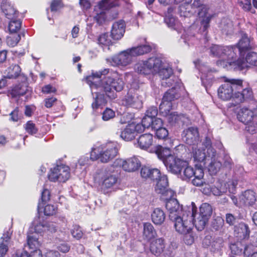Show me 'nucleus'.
<instances>
[{
  "label": "nucleus",
  "mask_w": 257,
  "mask_h": 257,
  "mask_svg": "<svg viewBox=\"0 0 257 257\" xmlns=\"http://www.w3.org/2000/svg\"><path fill=\"white\" fill-rule=\"evenodd\" d=\"M201 145L202 147L200 146L197 149L193 147L192 153L194 161L198 163L196 165H202L203 168L204 163H206L208 161L207 158L209 159L211 157V154L215 150L212 147L211 139L209 137H205Z\"/></svg>",
  "instance_id": "obj_6"
},
{
  "label": "nucleus",
  "mask_w": 257,
  "mask_h": 257,
  "mask_svg": "<svg viewBox=\"0 0 257 257\" xmlns=\"http://www.w3.org/2000/svg\"><path fill=\"white\" fill-rule=\"evenodd\" d=\"M73 237L79 239L82 236V232L78 226H74V228L71 231Z\"/></svg>",
  "instance_id": "obj_64"
},
{
  "label": "nucleus",
  "mask_w": 257,
  "mask_h": 257,
  "mask_svg": "<svg viewBox=\"0 0 257 257\" xmlns=\"http://www.w3.org/2000/svg\"><path fill=\"white\" fill-rule=\"evenodd\" d=\"M12 231L9 229L6 232H5L3 236L0 238V254L3 255L7 252L8 248V241L10 239Z\"/></svg>",
  "instance_id": "obj_36"
},
{
  "label": "nucleus",
  "mask_w": 257,
  "mask_h": 257,
  "mask_svg": "<svg viewBox=\"0 0 257 257\" xmlns=\"http://www.w3.org/2000/svg\"><path fill=\"white\" fill-rule=\"evenodd\" d=\"M27 244V247L33 250H36L39 249L41 245V242L39 241V239L36 236V234H34L32 235H28Z\"/></svg>",
  "instance_id": "obj_43"
},
{
  "label": "nucleus",
  "mask_w": 257,
  "mask_h": 257,
  "mask_svg": "<svg viewBox=\"0 0 257 257\" xmlns=\"http://www.w3.org/2000/svg\"><path fill=\"white\" fill-rule=\"evenodd\" d=\"M165 22L167 26L174 30H177L178 27V22L172 15H166Z\"/></svg>",
  "instance_id": "obj_49"
},
{
  "label": "nucleus",
  "mask_w": 257,
  "mask_h": 257,
  "mask_svg": "<svg viewBox=\"0 0 257 257\" xmlns=\"http://www.w3.org/2000/svg\"><path fill=\"white\" fill-rule=\"evenodd\" d=\"M153 143V136L150 134L141 135L138 140V146L142 149L146 150L150 147Z\"/></svg>",
  "instance_id": "obj_35"
},
{
  "label": "nucleus",
  "mask_w": 257,
  "mask_h": 257,
  "mask_svg": "<svg viewBox=\"0 0 257 257\" xmlns=\"http://www.w3.org/2000/svg\"><path fill=\"white\" fill-rule=\"evenodd\" d=\"M69 168L64 165H58L51 170L49 179L53 182H65L70 177Z\"/></svg>",
  "instance_id": "obj_15"
},
{
  "label": "nucleus",
  "mask_w": 257,
  "mask_h": 257,
  "mask_svg": "<svg viewBox=\"0 0 257 257\" xmlns=\"http://www.w3.org/2000/svg\"><path fill=\"white\" fill-rule=\"evenodd\" d=\"M235 52V57L236 53L239 52L240 57H242L243 55L244 51L250 48V41L246 35L242 36L241 39L239 41L237 47H231Z\"/></svg>",
  "instance_id": "obj_30"
},
{
  "label": "nucleus",
  "mask_w": 257,
  "mask_h": 257,
  "mask_svg": "<svg viewBox=\"0 0 257 257\" xmlns=\"http://www.w3.org/2000/svg\"><path fill=\"white\" fill-rule=\"evenodd\" d=\"M158 73L162 78V85L164 86H171L173 85V80L170 79L173 75L172 69L169 66H162V62L159 67L158 71L154 74Z\"/></svg>",
  "instance_id": "obj_19"
},
{
  "label": "nucleus",
  "mask_w": 257,
  "mask_h": 257,
  "mask_svg": "<svg viewBox=\"0 0 257 257\" xmlns=\"http://www.w3.org/2000/svg\"><path fill=\"white\" fill-rule=\"evenodd\" d=\"M183 169V175H182L183 180L189 179L196 174V169L194 170L192 167L189 166L188 165L184 167Z\"/></svg>",
  "instance_id": "obj_50"
},
{
  "label": "nucleus",
  "mask_w": 257,
  "mask_h": 257,
  "mask_svg": "<svg viewBox=\"0 0 257 257\" xmlns=\"http://www.w3.org/2000/svg\"><path fill=\"white\" fill-rule=\"evenodd\" d=\"M21 22L16 19L11 20L9 24V30L10 34H17L21 27Z\"/></svg>",
  "instance_id": "obj_47"
},
{
  "label": "nucleus",
  "mask_w": 257,
  "mask_h": 257,
  "mask_svg": "<svg viewBox=\"0 0 257 257\" xmlns=\"http://www.w3.org/2000/svg\"><path fill=\"white\" fill-rule=\"evenodd\" d=\"M151 50V47L148 45L132 47L106 59V61L109 65L123 69L132 63L134 57L150 52Z\"/></svg>",
  "instance_id": "obj_3"
},
{
  "label": "nucleus",
  "mask_w": 257,
  "mask_h": 257,
  "mask_svg": "<svg viewBox=\"0 0 257 257\" xmlns=\"http://www.w3.org/2000/svg\"><path fill=\"white\" fill-rule=\"evenodd\" d=\"M156 131V135L160 139H165L168 136V130L163 127L157 129Z\"/></svg>",
  "instance_id": "obj_57"
},
{
  "label": "nucleus",
  "mask_w": 257,
  "mask_h": 257,
  "mask_svg": "<svg viewBox=\"0 0 257 257\" xmlns=\"http://www.w3.org/2000/svg\"><path fill=\"white\" fill-rule=\"evenodd\" d=\"M62 8L61 1L60 0H54L51 5V12H57Z\"/></svg>",
  "instance_id": "obj_63"
},
{
  "label": "nucleus",
  "mask_w": 257,
  "mask_h": 257,
  "mask_svg": "<svg viewBox=\"0 0 257 257\" xmlns=\"http://www.w3.org/2000/svg\"><path fill=\"white\" fill-rule=\"evenodd\" d=\"M239 6L245 11H250L251 10L250 0H238Z\"/></svg>",
  "instance_id": "obj_59"
},
{
  "label": "nucleus",
  "mask_w": 257,
  "mask_h": 257,
  "mask_svg": "<svg viewBox=\"0 0 257 257\" xmlns=\"http://www.w3.org/2000/svg\"><path fill=\"white\" fill-rule=\"evenodd\" d=\"M237 118L244 124H248L252 120L257 122V116L254 115L253 112L247 108H241L237 113Z\"/></svg>",
  "instance_id": "obj_24"
},
{
  "label": "nucleus",
  "mask_w": 257,
  "mask_h": 257,
  "mask_svg": "<svg viewBox=\"0 0 257 257\" xmlns=\"http://www.w3.org/2000/svg\"><path fill=\"white\" fill-rule=\"evenodd\" d=\"M220 27L223 33L229 35L233 32V27L232 22L228 19H224L220 24Z\"/></svg>",
  "instance_id": "obj_44"
},
{
  "label": "nucleus",
  "mask_w": 257,
  "mask_h": 257,
  "mask_svg": "<svg viewBox=\"0 0 257 257\" xmlns=\"http://www.w3.org/2000/svg\"><path fill=\"white\" fill-rule=\"evenodd\" d=\"M157 184L155 187V191L162 195L163 199L166 200V202L172 199L174 195V192L168 188V180L166 175L161 174L160 173V176H158Z\"/></svg>",
  "instance_id": "obj_12"
},
{
  "label": "nucleus",
  "mask_w": 257,
  "mask_h": 257,
  "mask_svg": "<svg viewBox=\"0 0 257 257\" xmlns=\"http://www.w3.org/2000/svg\"><path fill=\"white\" fill-rule=\"evenodd\" d=\"M210 52L213 56L220 58L217 62L218 66L227 69L232 68L233 65L229 62L234 61L235 52L232 47L213 45L210 48Z\"/></svg>",
  "instance_id": "obj_4"
},
{
  "label": "nucleus",
  "mask_w": 257,
  "mask_h": 257,
  "mask_svg": "<svg viewBox=\"0 0 257 257\" xmlns=\"http://www.w3.org/2000/svg\"><path fill=\"white\" fill-rule=\"evenodd\" d=\"M188 165V162L175 157H170L165 163V166L174 174L181 173V171Z\"/></svg>",
  "instance_id": "obj_17"
},
{
  "label": "nucleus",
  "mask_w": 257,
  "mask_h": 257,
  "mask_svg": "<svg viewBox=\"0 0 257 257\" xmlns=\"http://www.w3.org/2000/svg\"><path fill=\"white\" fill-rule=\"evenodd\" d=\"M192 7H200L198 14V18L201 25V29H202L204 32L206 31L209 27V23L213 17V14L209 13V8L207 6L202 5L201 0H194Z\"/></svg>",
  "instance_id": "obj_13"
},
{
  "label": "nucleus",
  "mask_w": 257,
  "mask_h": 257,
  "mask_svg": "<svg viewBox=\"0 0 257 257\" xmlns=\"http://www.w3.org/2000/svg\"><path fill=\"white\" fill-rule=\"evenodd\" d=\"M57 208L54 205H47L44 208V213L45 215L50 216L55 214L56 212Z\"/></svg>",
  "instance_id": "obj_55"
},
{
  "label": "nucleus",
  "mask_w": 257,
  "mask_h": 257,
  "mask_svg": "<svg viewBox=\"0 0 257 257\" xmlns=\"http://www.w3.org/2000/svg\"><path fill=\"white\" fill-rule=\"evenodd\" d=\"M125 32V24L124 21H119L114 23L111 31V37L113 40L120 39L123 36Z\"/></svg>",
  "instance_id": "obj_26"
},
{
  "label": "nucleus",
  "mask_w": 257,
  "mask_h": 257,
  "mask_svg": "<svg viewBox=\"0 0 257 257\" xmlns=\"http://www.w3.org/2000/svg\"><path fill=\"white\" fill-rule=\"evenodd\" d=\"M246 125L245 130L249 133L253 134L257 131V121L252 120L250 123Z\"/></svg>",
  "instance_id": "obj_61"
},
{
  "label": "nucleus",
  "mask_w": 257,
  "mask_h": 257,
  "mask_svg": "<svg viewBox=\"0 0 257 257\" xmlns=\"http://www.w3.org/2000/svg\"><path fill=\"white\" fill-rule=\"evenodd\" d=\"M156 234L154 226L151 223L146 222L144 224L143 236L147 239H151Z\"/></svg>",
  "instance_id": "obj_40"
},
{
  "label": "nucleus",
  "mask_w": 257,
  "mask_h": 257,
  "mask_svg": "<svg viewBox=\"0 0 257 257\" xmlns=\"http://www.w3.org/2000/svg\"><path fill=\"white\" fill-rule=\"evenodd\" d=\"M164 239L160 238L153 241L150 245V251L156 256L160 255L164 251L165 247Z\"/></svg>",
  "instance_id": "obj_29"
},
{
  "label": "nucleus",
  "mask_w": 257,
  "mask_h": 257,
  "mask_svg": "<svg viewBox=\"0 0 257 257\" xmlns=\"http://www.w3.org/2000/svg\"><path fill=\"white\" fill-rule=\"evenodd\" d=\"M121 104L127 107L136 108H141L142 106V100L136 95L127 93L121 100Z\"/></svg>",
  "instance_id": "obj_25"
},
{
  "label": "nucleus",
  "mask_w": 257,
  "mask_h": 257,
  "mask_svg": "<svg viewBox=\"0 0 257 257\" xmlns=\"http://www.w3.org/2000/svg\"><path fill=\"white\" fill-rule=\"evenodd\" d=\"M161 60L158 57H153L146 61L139 62L135 66V70L138 73L143 75L154 74L158 71Z\"/></svg>",
  "instance_id": "obj_9"
},
{
  "label": "nucleus",
  "mask_w": 257,
  "mask_h": 257,
  "mask_svg": "<svg viewBox=\"0 0 257 257\" xmlns=\"http://www.w3.org/2000/svg\"><path fill=\"white\" fill-rule=\"evenodd\" d=\"M152 222L156 225H161L165 221L166 215L163 210L159 208H155L151 215Z\"/></svg>",
  "instance_id": "obj_34"
},
{
  "label": "nucleus",
  "mask_w": 257,
  "mask_h": 257,
  "mask_svg": "<svg viewBox=\"0 0 257 257\" xmlns=\"http://www.w3.org/2000/svg\"><path fill=\"white\" fill-rule=\"evenodd\" d=\"M160 171L157 169H153L149 167H143L141 171V174L144 178H150L152 180H157L160 176Z\"/></svg>",
  "instance_id": "obj_33"
},
{
  "label": "nucleus",
  "mask_w": 257,
  "mask_h": 257,
  "mask_svg": "<svg viewBox=\"0 0 257 257\" xmlns=\"http://www.w3.org/2000/svg\"><path fill=\"white\" fill-rule=\"evenodd\" d=\"M98 43L103 46H109L112 43L107 33L100 35L98 38Z\"/></svg>",
  "instance_id": "obj_52"
},
{
  "label": "nucleus",
  "mask_w": 257,
  "mask_h": 257,
  "mask_svg": "<svg viewBox=\"0 0 257 257\" xmlns=\"http://www.w3.org/2000/svg\"><path fill=\"white\" fill-rule=\"evenodd\" d=\"M179 97L175 89L172 87L171 89L167 91L164 94L161 103L160 105V111L164 115L169 113L172 107V101Z\"/></svg>",
  "instance_id": "obj_16"
},
{
  "label": "nucleus",
  "mask_w": 257,
  "mask_h": 257,
  "mask_svg": "<svg viewBox=\"0 0 257 257\" xmlns=\"http://www.w3.org/2000/svg\"><path fill=\"white\" fill-rule=\"evenodd\" d=\"M21 68L18 65H12L5 72V77L9 79L17 78L21 72Z\"/></svg>",
  "instance_id": "obj_39"
},
{
  "label": "nucleus",
  "mask_w": 257,
  "mask_h": 257,
  "mask_svg": "<svg viewBox=\"0 0 257 257\" xmlns=\"http://www.w3.org/2000/svg\"><path fill=\"white\" fill-rule=\"evenodd\" d=\"M117 154L116 144L109 142L92 149L90 159L92 161L99 159L102 163H107L116 157Z\"/></svg>",
  "instance_id": "obj_5"
},
{
  "label": "nucleus",
  "mask_w": 257,
  "mask_h": 257,
  "mask_svg": "<svg viewBox=\"0 0 257 257\" xmlns=\"http://www.w3.org/2000/svg\"><path fill=\"white\" fill-rule=\"evenodd\" d=\"M166 115H167L169 122L172 124L176 123H178L180 122H184L185 119L183 115L178 114L176 112H172L170 114L168 113Z\"/></svg>",
  "instance_id": "obj_45"
},
{
  "label": "nucleus",
  "mask_w": 257,
  "mask_h": 257,
  "mask_svg": "<svg viewBox=\"0 0 257 257\" xmlns=\"http://www.w3.org/2000/svg\"><path fill=\"white\" fill-rule=\"evenodd\" d=\"M256 193L250 190L244 191L240 195V199L243 203V206H253L256 201Z\"/></svg>",
  "instance_id": "obj_28"
},
{
  "label": "nucleus",
  "mask_w": 257,
  "mask_h": 257,
  "mask_svg": "<svg viewBox=\"0 0 257 257\" xmlns=\"http://www.w3.org/2000/svg\"><path fill=\"white\" fill-rule=\"evenodd\" d=\"M155 152L158 158L163 161L164 165L170 157H174L171 154V151L169 148L163 147L161 146H157L155 148Z\"/></svg>",
  "instance_id": "obj_32"
},
{
  "label": "nucleus",
  "mask_w": 257,
  "mask_h": 257,
  "mask_svg": "<svg viewBox=\"0 0 257 257\" xmlns=\"http://www.w3.org/2000/svg\"><path fill=\"white\" fill-rule=\"evenodd\" d=\"M166 208L169 213L170 220L174 222L175 230L182 234L191 232L195 225V216L197 207L194 202L191 203V209L184 211L176 199H172L166 203Z\"/></svg>",
  "instance_id": "obj_2"
},
{
  "label": "nucleus",
  "mask_w": 257,
  "mask_h": 257,
  "mask_svg": "<svg viewBox=\"0 0 257 257\" xmlns=\"http://www.w3.org/2000/svg\"><path fill=\"white\" fill-rule=\"evenodd\" d=\"M253 248L251 247L249 245H246L244 246V250H243V254L245 257H257V251L252 253Z\"/></svg>",
  "instance_id": "obj_58"
},
{
  "label": "nucleus",
  "mask_w": 257,
  "mask_h": 257,
  "mask_svg": "<svg viewBox=\"0 0 257 257\" xmlns=\"http://www.w3.org/2000/svg\"><path fill=\"white\" fill-rule=\"evenodd\" d=\"M234 231L236 236L245 239L249 236V230L248 226L244 223H240L235 226Z\"/></svg>",
  "instance_id": "obj_38"
},
{
  "label": "nucleus",
  "mask_w": 257,
  "mask_h": 257,
  "mask_svg": "<svg viewBox=\"0 0 257 257\" xmlns=\"http://www.w3.org/2000/svg\"><path fill=\"white\" fill-rule=\"evenodd\" d=\"M211 155V157L209 159L207 158L208 161L206 163H204L205 165L203 166V168H206L210 174L215 175L220 169L222 164L218 159L215 150Z\"/></svg>",
  "instance_id": "obj_22"
},
{
  "label": "nucleus",
  "mask_w": 257,
  "mask_h": 257,
  "mask_svg": "<svg viewBox=\"0 0 257 257\" xmlns=\"http://www.w3.org/2000/svg\"><path fill=\"white\" fill-rule=\"evenodd\" d=\"M117 5L118 0H102L95 7L93 19L98 24H102L106 19V12Z\"/></svg>",
  "instance_id": "obj_10"
},
{
  "label": "nucleus",
  "mask_w": 257,
  "mask_h": 257,
  "mask_svg": "<svg viewBox=\"0 0 257 257\" xmlns=\"http://www.w3.org/2000/svg\"><path fill=\"white\" fill-rule=\"evenodd\" d=\"M229 63L230 65H233V69L237 70H244L250 66H257V53L249 52L246 54L245 60L240 57L237 60L234 59L233 62Z\"/></svg>",
  "instance_id": "obj_14"
},
{
  "label": "nucleus",
  "mask_w": 257,
  "mask_h": 257,
  "mask_svg": "<svg viewBox=\"0 0 257 257\" xmlns=\"http://www.w3.org/2000/svg\"><path fill=\"white\" fill-rule=\"evenodd\" d=\"M237 185V181L235 180L229 181L227 185L226 184H219L217 186H212L211 188V192L215 196H221L226 193L228 186V191L231 193H234L236 187Z\"/></svg>",
  "instance_id": "obj_20"
},
{
  "label": "nucleus",
  "mask_w": 257,
  "mask_h": 257,
  "mask_svg": "<svg viewBox=\"0 0 257 257\" xmlns=\"http://www.w3.org/2000/svg\"><path fill=\"white\" fill-rule=\"evenodd\" d=\"M34 230L35 231L38 233L41 234L46 232V222H43L36 223L34 225Z\"/></svg>",
  "instance_id": "obj_56"
},
{
  "label": "nucleus",
  "mask_w": 257,
  "mask_h": 257,
  "mask_svg": "<svg viewBox=\"0 0 257 257\" xmlns=\"http://www.w3.org/2000/svg\"><path fill=\"white\" fill-rule=\"evenodd\" d=\"M115 163L121 166L124 171L129 172H135L141 167L140 161L136 157H132L125 160L117 159Z\"/></svg>",
  "instance_id": "obj_21"
},
{
  "label": "nucleus",
  "mask_w": 257,
  "mask_h": 257,
  "mask_svg": "<svg viewBox=\"0 0 257 257\" xmlns=\"http://www.w3.org/2000/svg\"><path fill=\"white\" fill-rule=\"evenodd\" d=\"M194 176V178L192 181V184L196 186H202L204 182L203 168L202 165H196V174Z\"/></svg>",
  "instance_id": "obj_37"
},
{
  "label": "nucleus",
  "mask_w": 257,
  "mask_h": 257,
  "mask_svg": "<svg viewBox=\"0 0 257 257\" xmlns=\"http://www.w3.org/2000/svg\"><path fill=\"white\" fill-rule=\"evenodd\" d=\"M21 39V36L18 34H11V35L7 38V43L11 47L16 46Z\"/></svg>",
  "instance_id": "obj_48"
},
{
  "label": "nucleus",
  "mask_w": 257,
  "mask_h": 257,
  "mask_svg": "<svg viewBox=\"0 0 257 257\" xmlns=\"http://www.w3.org/2000/svg\"><path fill=\"white\" fill-rule=\"evenodd\" d=\"M212 212L211 206L207 203H203L200 206L199 214L197 213V210H196V214L194 217L195 226L198 230H201L204 228Z\"/></svg>",
  "instance_id": "obj_11"
},
{
  "label": "nucleus",
  "mask_w": 257,
  "mask_h": 257,
  "mask_svg": "<svg viewBox=\"0 0 257 257\" xmlns=\"http://www.w3.org/2000/svg\"><path fill=\"white\" fill-rule=\"evenodd\" d=\"M94 180L99 184L101 190L105 193L108 189H111L116 184L117 177L112 171L105 169L95 175Z\"/></svg>",
  "instance_id": "obj_8"
},
{
  "label": "nucleus",
  "mask_w": 257,
  "mask_h": 257,
  "mask_svg": "<svg viewBox=\"0 0 257 257\" xmlns=\"http://www.w3.org/2000/svg\"><path fill=\"white\" fill-rule=\"evenodd\" d=\"M142 132L141 126L135 122L128 124L121 132L120 137L125 141H130L136 137L138 133Z\"/></svg>",
  "instance_id": "obj_18"
},
{
  "label": "nucleus",
  "mask_w": 257,
  "mask_h": 257,
  "mask_svg": "<svg viewBox=\"0 0 257 257\" xmlns=\"http://www.w3.org/2000/svg\"><path fill=\"white\" fill-rule=\"evenodd\" d=\"M183 141L189 145H194L199 139V134L197 128L190 127L184 130L182 134Z\"/></svg>",
  "instance_id": "obj_23"
},
{
  "label": "nucleus",
  "mask_w": 257,
  "mask_h": 257,
  "mask_svg": "<svg viewBox=\"0 0 257 257\" xmlns=\"http://www.w3.org/2000/svg\"><path fill=\"white\" fill-rule=\"evenodd\" d=\"M163 126V121L161 118L154 117L153 118L151 128L154 131L157 130Z\"/></svg>",
  "instance_id": "obj_60"
},
{
  "label": "nucleus",
  "mask_w": 257,
  "mask_h": 257,
  "mask_svg": "<svg viewBox=\"0 0 257 257\" xmlns=\"http://www.w3.org/2000/svg\"><path fill=\"white\" fill-rule=\"evenodd\" d=\"M242 81L240 79H226L225 83L220 86L218 89V95L219 98L223 100L234 99V94L237 90L241 89Z\"/></svg>",
  "instance_id": "obj_7"
},
{
  "label": "nucleus",
  "mask_w": 257,
  "mask_h": 257,
  "mask_svg": "<svg viewBox=\"0 0 257 257\" xmlns=\"http://www.w3.org/2000/svg\"><path fill=\"white\" fill-rule=\"evenodd\" d=\"M246 244H244L243 242L237 241L236 242L231 243L230 245V249L232 253L239 255L242 253L243 248L244 249V246Z\"/></svg>",
  "instance_id": "obj_46"
},
{
  "label": "nucleus",
  "mask_w": 257,
  "mask_h": 257,
  "mask_svg": "<svg viewBox=\"0 0 257 257\" xmlns=\"http://www.w3.org/2000/svg\"><path fill=\"white\" fill-rule=\"evenodd\" d=\"M46 233H52L55 232L57 229V226L56 224L54 222H46Z\"/></svg>",
  "instance_id": "obj_62"
},
{
  "label": "nucleus",
  "mask_w": 257,
  "mask_h": 257,
  "mask_svg": "<svg viewBox=\"0 0 257 257\" xmlns=\"http://www.w3.org/2000/svg\"><path fill=\"white\" fill-rule=\"evenodd\" d=\"M86 81L89 85L94 101L92 104V108L96 109L105 104L106 97L113 99L116 98V91H121L124 82L117 73L110 71L109 69H104L92 73L86 78Z\"/></svg>",
  "instance_id": "obj_1"
},
{
  "label": "nucleus",
  "mask_w": 257,
  "mask_h": 257,
  "mask_svg": "<svg viewBox=\"0 0 257 257\" xmlns=\"http://www.w3.org/2000/svg\"><path fill=\"white\" fill-rule=\"evenodd\" d=\"M238 89L237 91L234 92V99L236 104L240 103L243 102L246 99H249L252 97V92L251 89L247 88L244 89L242 90L241 92Z\"/></svg>",
  "instance_id": "obj_31"
},
{
  "label": "nucleus",
  "mask_w": 257,
  "mask_h": 257,
  "mask_svg": "<svg viewBox=\"0 0 257 257\" xmlns=\"http://www.w3.org/2000/svg\"><path fill=\"white\" fill-rule=\"evenodd\" d=\"M1 9L6 17L11 20L16 19L18 16V11L14 6L7 1H3L1 5Z\"/></svg>",
  "instance_id": "obj_27"
},
{
  "label": "nucleus",
  "mask_w": 257,
  "mask_h": 257,
  "mask_svg": "<svg viewBox=\"0 0 257 257\" xmlns=\"http://www.w3.org/2000/svg\"><path fill=\"white\" fill-rule=\"evenodd\" d=\"M28 90L29 88L25 84H20L12 89L11 94L13 97H16L24 95Z\"/></svg>",
  "instance_id": "obj_41"
},
{
  "label": "nucleus",
  "mask_w": 257,
  "mask_h": 257,
  "mask_svg": "<svg viewBox=\"0 0 257 257\" xmlns=\"http://www.w3.org/2000/svg\"><path fill=\"white\" fill-rule=\"evenodd\" d=\"M90 161V160L88 157H81L78 160L77 164L76 165L75 173L78 175L79 173L83 172L85 169L86 166L89 164Z\"/></svg>",
  "instance_id": "obj_42"
},
{
  "label": "nucleus",
  "mask_w": 257,
  "mask_h": 257,
  "mask_svg": "<svg viewBox=\"0 0 257 257\" xmlns=\"http://www.w3.org/2000/svg\"><path fill=\"white\" fill-rule=\"evenodd\" d=\"M24 127L27 133L31 135L36 134L38 130L35 124L32 121H28L27 123L25 124Z\"/></svg>",
  "instance_id": "obj_53"
},
{
  "label": "nucleus",
  "mask_w": 257,
  "mask_h": 257,
  "mask_svg": "<svg viewBox=\"0 0 257 257\" xmlns=\"http://www.w3.org/2000/svg\"><path fill=\"white\" fill-rule=\"evenodd\" d=\"M153 117L145 115L142 119L141 123H136V125H140L141 126L142 132L145 128L151 127Z\"/></svg>",
  "instance_id": "obj_51"
},
{
  "label": "nucleus",
  "mask_w": 257,
  "mask_h": 257,
  "mask_svg": "<svg viewBox=\"0 0 257 257\" xmlns=\"http://www.w3.org/2000/svg\"><path fill=\"white\" fill-rule=\"evenodd\" d=\"M102 118L104 121H108L115 116V112L110 108H107L102 114Z\"/></svg>",
  "instance_id": "obj_54"
}]
</instances>
